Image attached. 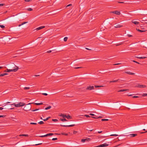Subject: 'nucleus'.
<instances>
[{"label": "nucleus", "instance_id": "obj_1", "mask_svg": "<svg viewBox=\"0 0 147 147\" xmlns=\"http://www.w3.org/2000/svg\"><path fill=\"white\" fill-rule=\"evenodd\" d=\"M11 67L12 68H13V69H7L4 71L5 72H9L11 71L15 72L18 69V67L15 64L13 63H12L11 65Z\"/></svg>", "mask_w": 147, "mask_h": 147}, {"label": "nucleus", "instance_id": "obj_2", "mask_svg": "<svg viewBox=\"0 0 147 147\" xmlns=\"http://www.w3.org/2000/svg\"><path fill=\"white\" fill-rule=\"evenodd\" d=\"M32 103H29L26 105L24 108V110L25 111H28L30 110L31 108V104Z\"/></svg>", "mask_w": 147, "mask_h": 147}, {"label": "nucleus", "instance_id": "obj_3", "mask_svg": "<svg viewBox=\"0 0 147 147\" xmlns=\"http://www.w3.org/2000/svg\"><path fill=\"white\" fill-rule=\"evenodd\" d=\"M13 104H12L9 105H5L3 106V107H5V108H4L5 109H13Z\"/></svg>", "mask_w": 147, "mask_h": 147}, {"label": "nucleus", "instance_id": "obj_4", "mask_svg": "<svg viewBox=\"0 0 147 147\" xmlns=\"http://www.w3.org/2000/svg\"><path fill=\"white\" fill-rule=\"evenodd\" d=\"M13 105H14L16 107H20L24 106L25 105V104L22 102H20L19 103L17 104H15L13 103Z\"/></svg>", "mask_w": 147, "mask_h": 147}, {"label": "nucleus", "instance_id": "obj_5", "mask_svg": "<svg viewBox=\"0 0 147 147\" xmlns=\"http://www.w3.org/2000/svg\"><path fill=\"white\" fill-rule=\"evenodd\" d=\"M60 116L61 117H66L68 119H71L72 118L69 115H64L62 114H61Z\"/></svg>", "mask_w": 147, "mask_h": 147}, {"label": "nucleus", "instance_id": "obj_6", "mask_svg": "<svg viewBox=\"0 0 147 147\" xmlns=\"http://www.w3.org/2000/svg\"><path fill=\"white\" fill-rule=\"evenodd\" d=\"M94 89V86H87L86 88V90H93Z\"/></svg>", "mask_w": 147, "mask_h": 147}, {"label": "nucleus", "instance_id": "obj_7", "mask_svg": "<svg viewBox=\"0 0 147 147\" xmlns=\"http://www.w3.org/2000/svg\"><path fill=\"white\" fill-rule=\"evenodd\" d=\"M115 27L116 28H120L123 27V26L122 25L116 24H115Z\"/></svg>", "mask_w": 147, "mask_h": 147}, {"label": "nucleus", "instance_id": "obj_8", "mask_svg": "<svg viewBox=\"0 0 147 147\" xmlns=\"http://www.w3.org/2000/svg\"><path fill=\"white\" fill-rule=\"evenodd\" d=\"M111 12L112 13L118 15H119L120 14V12L119 11H113Z\"/></svg>", "mask_w": 147, "mask_h": 147}, {"label": "nucleus", "instance_id": "obj_9", "mask_svg": "<svg viewBox=\"0 0 147 147\" xmlns=\"http://www.w3.org/2000/svg\"><path fill=\"white\" fill-rule=\"evenodd\" d=\"M61 125L62 127H71L74 126L75 125L74 124L71 125Z\"/></svg>", "mask_w": 147, "mask_h": 147}, {"label": "nucleus", "instance_id": "obj_10", "mask_svg": "<svg viewBox=\"0 0 147 147\" xmlns=\"http://www.w3.org/2000/svg\"><path fill=\"white\" fill-rule=\"evenodd\" d=\"M136 87L140 88H144L146 87V86L144 85H138V86H136Z\"/></svg>", "mask_w": 147, "mask_h": 147}, {"label": "nucleus", "instance_id": "obj_11", "mask_svg": "<svg viewBox=\"0 0 147 147\" xmlns=\"http://www.w3.org/2000/svg\"><path fill=\"white\" fill-rule=\"evenodd\" d=\"M131 22L132 23L134 24L135 25H138L139 23V22H138L137 21H135L134 20H133L131 21Z\"/></svg>", "mask_w": 147, "mask_h": 147}, {"label": "nucleus", "instance_id": "obj_12", "mask_svg": "<svg viewBox=\"0 0 147 147\" xmlns=\"http://www.w3.org/2000/svg\"><path fill=\"white\" fill-rule=\"evenodd\" d=\"M109 145L108 144H107L106 143L100 145L101 147H106Z\"/></svg>", "mask_w": 147, "mask_h": 147}, {"label": "nucleus", "instance_id": "obj_13", "mask_svg": "<svg viewBox=\"0 0 147 147\" xmlns=\"http://www.w3.org/2000/svg\"><path fill=\"white\" fill-rule=\"evenodd\" d=\"M125 73L128 74H129L131 75H134L135 74L134 73H133L132 72H131L130 71H125Z\"/></svg>", "mask_w": 147, "mask_h": 147}, {"label": "nucleus", "instance_id": "obj_14", "mask_svg": "<svg viewBox=\"0 0 147 147\" xmlns=\"http://www.w3.org/2000/svg\"><path fill=\"white\" fill-rule=\"evenodd\" d=\"M45 28V26H40V27H39L38 28H37L36 29V30H40V29H42V28Z\"/></svg>", "mask_w": 147, "mask_h": 147}, {"label": "nucleus", "instance_id": "obj_15", "mask_svg": "<svg viewBox=\"0 0 147 147\" xmlns=\"http://www.w3.org/2000/svg\"><path fill=\"white\" fill-rule=\"evenodd\" d=\"M130 137H134L137 136V134H131L129 135Z\"/></svg>", "mask_w": 147, "mask_h": 147}, {"label": "nucleus", "instance_id": "obj_16", "mask_svg": "<svg viewBox=\"0 0 147 147\" xmlns=\"http://www.w3.org/2000/svg\"><path fill=\"white\" fill-rule=\"evenodd\" d=\"M129 90L128 89H122V90H121L118 91V92H124L125 91L127 90Z\"/></svg>", "mask_w": 147, "mask_h": 147}, {"label": "nucleus", "instance_id": "obj_17", "mask_svg": "<svg viewBox=\"0 0 147 147\" xmlns=\"http://www.w3.org/2000/svg\"><path fill=\"white\" fill-rule=\"evenodd\" d=\"M136 57L140 59H145L146 58V57Z\"/></svg>", "mask_w": 147, "mask_h": 147}, {"label": "nucleus", "instance_id": "obj_18", "mask_svg": "<svg viewBox=\"0 0 147 147\" xmlns=\"http://www.w3.org/2000/svg\"><path fill=\"white\" fill-rule=\"evenodd\" d=\"M136 30L139 32H145L146 31L145 30H140L139 29H137V28L136 29Z\"/></svg>", "mask_w": 147, "mask_h": 147}, {"label": "nucleus", "instance_id": "obj_19", "mask_svg": "<svg viewBox=\"0 0 147 147\" xmlns=\"http://www.w3.org/2000/svg\"><path fill=\"white\" fill-rule=\"evenodd\" d=\"M20 136H28V134H21L19 135Z\"/></svg>", "mask_w": 147, "mask_h": 147}, {"label": "nucleus", "instance_id": "obj_20", "mask_svg": "<svg viewBox=\"0 0 147 147\" xmlns=\"http://www.w3.org/2000/svg\"><path fill=\"white\" fill-rule=\"evenodd\" d=\"M119 79L116 80H113L110 81V83H111V82H117Z\"/></svg>", "mask_w": 147, "mask_h": 147}, {"label": "nucleus", "instance_id": "obj_21", "mask_svg": "<svg viewBox=\"0 0 147 147\" xmlns=\"http://www.w3.org/2000/svg\"><path fill=\"white\" fill-rule=\"evenodd\" d=\"M28 22H24L22 23L21 24H19V25L18 26H21V25H24V24H25L26 23H27Z\"/></svg>", "mask_w": 147, "mask_h": 147}, {"label": "nucleus", "instance_id": "obj_22", "mask_svg": "<svg viewBox=\"0 0 147 147\" xmlns=\"http://www.w3.org/2000/svg\"><path fill=\"white\" fill-rule=\"evenodd\" d=\"M33 104H34L37 105H38L43 104V103H33Z\"/></svg>", "mask_w": 147, "mask_h": 147}, {"label": "nucleus", "instance_id": "obj_23", "mask_svg": "<svg viewBox=\"0 0 147 147\" xmlns=\"http://www.w3.org/2000/svg\"><path fill=\"white\" fill-rule=\"evenodd\" d=\"M51 106H49L47 107H46L45 109V110H47V109H50L51 108Z\"/></svg>", "mask_w": 147, "mask_h": 147}, {"label": "nucleus", "instance_id": "obj_24", "mask_svg": "<svg viewBox=\"0 0 147 147\" xmlns=\"http://www.w3.org/2000/svg\"><path fill=\"white\" fill-rule=\"evenodd\" d=\"M61 120L63 122L64 121H67V120L65 118L61 119Z\"/></svg>", "mask_w": 147, "mask_h": 147}, {"label": "nucleus", "instance_id": "obj_25", "mask_svg": "<svg viewBox=\"0 0 147 147\" xmlns=\"http://www.w3.org/2000/svg\"><path fill=\"white\" fill-rule=\"evenodd\" d=\"M27 10L28 11H32L33 10V9L31 8H29L27 9Z\"/></svg>", "mask_w": 147, "mask_h": 147}, {"label": "nucleus", "instance_id": "obj_26", "mask_svg": "<svg viewBox=\"0 0 147 147\" xmlns=\"http://www.w3.org/2000/svg\"><path fill=\"white\" fill-rule=\"evenodd\" d=\"M86 141H90L91 140V139L89 138H87L86 139Z\"/></svg>", "mask_w": 147, "mask_h": 147}, {"label": "nucleus", "instance_id": "obj_27", "mask_svg": "<svg viewBox=\"0 0 147 147\" xmlns=\"http://www.w3.org/2000/svg\"><path fill=\"white\" fill-rule=\"evenodd\" d=\"M53 134H54L53 133H49L47 134V136H52L53 135Z\"/></svg>", "mask_w": 147, "mask_h": 147}, {"label": "nucleus", "instance_id": "obj_28", "mask_svg": "<svg viewBox=\"0 0 147 147\" xmlns=\"http://www.w3.org/2000/svg\"><path fill=\"white\" fill-rule=\"evenodd\" d=\"M30 89V88L29 87H24V90H28Z\"/></svg>", "mask_w": 147, "mask_h": 147}, {"label": "nucleus", "instance_id": "obj_29", "mask_svg": "<svg viewBox=\"0 0 147 147\" xmlns=\"http://www.w3.org/2000/svg\"><path fill=\"white\" fill-rule=\"evenodd\" d=\"M38 123L39 124H42L44 123V122L43 121H40L38 122Z\"/></svg>", "mask_w": 147, "mask_h": 147}, {"label": "nucleus", "instance_id": "obj_30", "mask_svg": "<svg viewBox=\"0 0 147 147\" xmlns=\"http://www.w3.org/2000/svg\"><path fill=\"white\" fill-rule=\"evenodd\" d=\"M86 141V139H82L81 140V142L83 143L85 142Z\"/></svg>", "mask_w": 147, "mask_h": 147}, {"label": "nucleus", "instance_id": "obj_31", "mask_svg": "<svg viewBox=\"0 0 147 147\" xmlns=\"http://www.w3.org/2000/svg\"><path fill=\"white\" fill-rule=\"evenodd\" d=\"M68 38L67 37H65L64 38V41H66L67 40Z\"/></svg>", "mask_w": 147, "mask_h": 147}, {"label": "nucleus", "instance_id": "obj_32", "mask_svg": "<svg viewBox=\"0 0 147 147\" xmlns=\"http://www.w3.org/2000/svg\"><path fill=\"white\" fill-rule=\"evenodd\" d=\"M50 117H47L46 119H43V120L44 121H46L48 120Z\"/></svg>", "mask_w": 147, "mask_h": 147}, {"label": "nucleus", "instance_id": "obj_33", "mask_svg": "<svg viewBox=\"0 0 147 147\" xmlns=\"http://www.w3.org/2000/svg\"><path fill=\"white\" fill-rule=\"evenodd\" d=\"M109 119H101V121H108Z\"/></svg>", "mask_w": 147, "mask_h": 147}, {"label": "nucleus", "instance_id": "obj_34", "mask_svg": "<svg viewBox=\"0 0 147 147\" xmlns=\"http://www.w3.org/2000/svg\"><path fill=\"white\" fill-rule=\"evenodd\" d=\"M103 86H95V87L96 88H97V87H103Z\"/></svg>", "mask_w": 147, "mask_h": 147}, {"label": "nucleus", "instance_id": "obj_35", "mask_svg": "<svg viewBox=\"0 0 147 147\" xmlns=\"http://www.w3.org/2000/svg\"><path fill=\"white\" fill-rule=\"evenodd\" d=\"M0 27L2 28H4L5 27V26L3 25H0Z\"/></svg>", "mask_w": 147, "mask_h": 147}, {"label": "nucleus", "instance_id": "obj_36", "mask_svg": "<svg viewBox=\"0 0 147 147\" xmlns=\"http://www.w3.org/2000/svg\"><path fill=\"white\" fill-rule=\"evenodd\" d=\"M52 120L54 122H57L58 121L57 119H52Z\"/></svg>", "mask_w": 147, "mask_h": 147}, {"label": "nucleus", "instance_id": "obj_37", "mask_svg": "<svg viewBox=\"0 0 147 147\" xmlns=\"http://www.w3.org/2000/svg\"><path fill=\"white\" fill-rule=\"evenodd\" d=\"M30 124L31 125H36L37 123H35L31 122L30 123Z\"/></svg>", "mask_w": 147, "mask_h": 147}, {"label": "nucleus", "instance_id": "obj_38", "mask_svg": "<svg viewBox=\"0 0 147 147\" xmlns=\"http://www.w3.org/2000/svg\"><path fill=\"white\" fill-rule=\"evenodd\" d=\"M132 61L134 62V63H138V64H140V63H139V62H137V61H134V60H133Z\"/></svg>", "mask_w": 147, "mask_h": 147}, {"label": "nucleus", "instance_id": "obj_39", "mask_svg": "<svg viewBox=\"0 0 147 147\" xmlns=\"http://www.w3.org/2000/svg\"><path fill=\"white\" fill-rule=\"evenodd\" d=\"M111 136H118V135L117 134H111L110 135Z\"/></svg>", "mask_w": 147, "mask_h": 147}, {"label": "nucleus", "instance_id": "obj_40", "mask_svg": "<svg viewBox=\"0 0 147 147\" xmlns=\"http://www.w3.org/2000/svg\"><path fill=\"white\" fill-rule=\"evenodd\" d=\"M142 95L143 96H147V94L144 93Z\"/></svg>", "mask_w": 147, "mask_h": 147}, {"label": "nucleus", "instance_id": "obj_41", "mask_svg": "<svg viewBox=\"0 0 147 147\" xmlns=\"http://www.w3.org/2000/svg\"><path fill=\"white\" fill-rule=\"evenodd\" d=\"M57 140V138H53L52 139V140L53 141H55L56 140Z\"/></svg>", "mask_w": 147, "mask_h": 147}, {"label": "nucleus", "instance_id": "obj_42", "mask_svg": "<svg viewBox=\"0 0 147 147\" xmlns=\"http://www.w3.org/2000/svg\"><path fill=\"white\" fill-rule=\"evenodd\" d=\"M39 110V109H36L34 110H32V111H37V110Z\"/></svg>", "mask_w": 147, "mask_h": 147}, {"label": "nucleus", "instance_id": "obj_43", "mask_svg": "<svg viewBox=\"0 0 147 147\" xmlns=\"http://www.w3.org/2000/svg\"><path fill=\"white\" fill-rule=\"evenodd\" d=\"M82 67H74V68L75 69H80V68H82Z\"/></svg>", "mask_w": 147, "mask_h": 147}, {"label": "nucleus", "instance_id": "obj_44", "mask_svg": "<svg viewBox=\"0 0 147 147\" xmlns=\"http://www.w3.org/2000/svg\"><path fill=\"white\" fill-rule=\"evenodd\" d=\"M42 144V143H39V144H36L35 145H33V146H37V145H41V144Z\"/></svg>", "mask_w": 147, "mask_h": 147}, {"label": "nucleus", "instance_id": "obj_45", "mask_svg": "<svg viewBox=\"0 0 147 147\" xmlns=\"http://www.w3.org/2000/svg\"><path fill=\"white\" fill-rule=\"evenodd\" d=\"M84 116L87 118L90 117L89 115H85Z\"/></svg>", "mask_w": 147, "mask_h": 147}, {"label": "nucleus", "instance_id": "obj_46", "mask_svg": "<svg viewBox=\"0 0 147 147\" xmlns=\"http://www.w3.org/2000/svg\"><path fill=\"white\" fill-rule=\"evenodd\" d=\"M24 1L26 2H29L32 1V0H24Z\"/></svg>", "mask_w": 147, "mask_h": 147}, {"label": "nucleus", "instance_id": "obj_47", "mask_svg": "<svg viewBox=\"0 0 147 147\" xmlns=\"http://www.w3.org/2000/svg\"><path fill=\"white\" fill-rule=\"evenodd\" d=\"M92 117L94 119H97L98 118V117L97 116H95V117Z\"/></svg>", "mask_w": 147, "mask_h": 147}, {"label": "nucleus", "instance_id": "obj_48", "mask_svg": "<svg viewBox=\"0 0 147 147\" xmlns=\"http://www.w3.org/2000/svg\"><path fill=\"white\" fill-rule=\"evenodd\" d=\"M127 36H128L129 37H131L132 36V35H130V34H128L127 35Z\"/></svg>", "mask_w": 147, "mask_h": 147}, {"label": "nucleus", "instance_id": "obj_49", "mask_svg": "<svg viewBox=\"0 0 147 147\" xmlns=\"http://www.w3.org/2000/svg\"><path fill=\"white\" fill-rule=\"evenodd\" d=\"M138 97H139L138 96H133V98H138Z\"/></svg>", "mask_w": 147, "mask_h": 147}, {"label": "nucleus", "instance_id": "obj_50", "mask_svg": "<svg viewBox=\"0 0 147 147\" xmlns=\"http://www.w3.org/2000/svg\"><path fill=\"white\" fill-rule=\"evenodd\" d=\"M42 94L45 96H47L48 95L46 93H43Z\"/></svg>", "mask_w": 147, "mask_h": 147}, {"label": "nucleus", "instance_id": "obj_51", "mask_svg": "<svg viewBox=\"0 0 147 147\" xmlns=\"http://www.w3.org/2000/svg\"><path fill=\"white\" fill-rule=\"evenodd\" d=\"M4 76V75H3V74H0V76L2 77V76Z\"/></svg>", "mask_w": 147, "mask_h": 147}, {"label": "nucleus", "instance_id": "obj_52", "mask_svg": "<svg viewBox=\"0 0 147 147\" xmlns=\"http://www.w3.org/2000/svg\"><path fill=\"white\" fill-rule=\"evenodd\" d=\"M122 44V42H121L119 44H116V46H119V45H121V44Z\"/></svg>", "mask_w": 147, "mask_h": 147}, {"label": "nucleus", "instance_id": "obj_53", "mask_svg": "<svg viewBox=\"0 0 147 147\" xmlns=\"http://www.w3.org/2000/svg\"><path fill=\"white\" fill-rule=\"evenodd\" d=\"M52 51H51V50H50V51H48L47 52V53H50Z\"/></svg>", "mask_w": 147, "mask_h": 147}, {"label": "nucleus", "instance_id": "obj_54", "mask_svg": "<svg viewBox=\"0 0 147 147\" xmlns=\"http://www.w3.org/2000/svg\"><path fill=\"white\" fill-rule=\"evenodd\" d=\"M5 117V115H0V118L1 117H3L4 118Z\"/></svg>", "mask_w": 147, "mask_h": 147}, {"label": "nucleus", "instance_id": "obj_55", "mask_svg": "<svg viewBox=\"0 0 147 147\" xmlns=\"http://www.w3.org/2000/svg\"><path fill=\"white\" fill-rule=\"evenodd\" d=\"M121 64V63H116V64H114V65H119V64Z\"/></svg>", "mask_w": 147, "mask_h": 147}, {"label": "nucleus", "instance_id": "obj_56", "mask_svg": "<svg viewBox=\"0 0 147 147\" xmlns=\"http://www.w3.org/2000/svg\"><path fill=\"white\" fill-rule=\"evenodd\" d=\"M4 5V4H0V6H2L3 5Z\"/></svg>", "mask_w": 147, "mask_h": 147}, {"label": "nucleus", "instance_id": "obj_57", "mask_svg": "<svg viewBox=\"0 0 147 147\" xmlns=\"http://www.w3.org/2000/svg\"><path fill=\"white\" fill-rule=\"evenodd\" d=\"M90 115H91V116H95V115L93 114H92V113H90Z\"/></svg>", "mask_w": 147, "mask_h": 147}, {"label": "nucleus", "instance_id": "obj_58", "mask_svg": "<svg viewBox=\"0 0 147 147\" xmlns=\"http://www.w3.org/2000/svg\"><path fill=\"white\" fill-rule=\"evenodd\" d=\"M71 5H72L71 4H69L68 5H67V6H66V7H69V6H71Z\"/></svg>", "mask_w": 147, "mask_h": 147}, {"label": "nucleus", "instance_id": "obj_59", "mask_svg": "<svg viewBox=\"0 0 147 147\" xmlns=\"http://www.w3.org/2000/svg\"><path fill=\"white\" fill-rule=\"evenodd\" d=\"M118 3H124L123 2H119Z\"/></svg>", "mask_w": 147, "mask_h": 147}, {"label": "nucleus", "instance_id": "obj_60", "mask_svg": "<svg viewBox=\"0 0 147 147\" xmlns=\"http://www.w3.org/2000/svg\"><path fill=\"white\" fill-rule=\"evenodd\" d=\"M40 75H35L34 76L35 77H37V76H39Z\"/></svg>", "mask_w": 147, "mask_h": 147}, {"label": "nucleus", "instance_id": "obj_61", "mask_svg": "<svg viewBox=\"0 0 147 147\" xmlns=\"http://www.w3.org/2000/svg\"><path fill=\"white\" fill-rule=\"evenodd\" d=\"M4 109V108L2 107H0V110H2Z\"/></svg>", "mask_w": 147, "mask_h": 147}, {"label": "nucleus", "instance_id": "obj_62", "mask_svg": "<svg viewBox=\"0 0 147 147\" xmlns=\"http://www.w3.org/2000/svg\"><path fill=\"white\" fill-rule=\"evenodd\" d=\"M146 132H147V131H145V132H141V134H144V133H146Z\"/></svg>", "mask_w": 147, "mask_h": 147}, {"label": "nucleus", "instance_id": "obj_63", "mask_svg": "<svg viewBox=\"0 0 147 147\" xmlns=\"http://www.w3.org/2000/svg\"><path fill=\"white\" fill-rule=\"evenodd\" d=\"M7 74H8L7 73H4L3 74V75H4V76L5 75H7Z\"/></svg>", "mask_w": 147, "mask_h": 147}, {"label": "nucleus", "instance_id": "obj_64", "mask_svg": "<svg viewBox=\"0 0 147 147\" xmlns=\"http://www.w3.org/2000/svg\"><path fill=\"white\" fill-rule=\"evenodd\" d=\"M47 134L46 135H43V137H47Z\"/></svg>", "mask_w": 147, "mask_h": 147}]
</instances>
